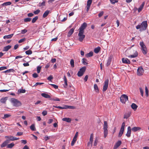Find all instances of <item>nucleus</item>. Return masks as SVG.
<instances>
[{
    "label": "nucleus",
    "mask_w": 149,
    "mask_h": 149,
    "mask_svg": "<svg viewBox=\"0 0 149 149\" xmlns=\"http://www.w3.org/2000/svg\"><path fill=\"white\" fill-rule=\"evenodd\" d=\"M148 26V24L147 21L143 22L141 24H139L136 26V29H140V31L141 32L145 30Z\"/></svg>",
    "instance_id": "f257e3e1"
},
{
    "label": "nucleus",
    "mask_w": 149,
    "mask_h": 149,
    "mask_svg": "<svg viewBox=\"0 0 149 149\" xmlns=\"http://www.w3.org/2000/svg\"><path fill=\"white\" fill-rule=\"evenodd\" d=\"M112 59V57L111 56H110L108 58V59L107 61V62L106 64V65L107 66H108L109 65L111 62V60Z\"/></svg>",
    "instance_id": "dca6fc26"
},
{
    "label": "nucleus",
    "mask_w": 149,
    "mask_h": 149,
    "mask_svg": "<svg viewBox=\"0 0 149 149\" xmlns=\"http://www.w3.org/2000/svg\"><path fill=\"white\" fill-rule=\"evenodd\" d=\"M33 14L32 13H30L28 14L27 16L29 17H31L33 15Z\"/></svg>",
    "instance_id": "774afa93"
},
{
    "label": "nucleus",
    "mask_w": 149,
    "mask_h": 149,
    "mask_svg": "<svg viewBox=\"0 0 149 149\" xmlns=\"http://www.w3.org/2000/svg\"><path fill=\"white\" fill-rule=\"evenodd\" d=\"M138 56V53L136 51H135L134 54L130 55L128 57L129 58H135L137 57Z\"/></svg>",
    "instance_id": "a211bd4d"
},
{
    "label": "nucleus",
    "mask_w": 149,
    "mask_h": 149,
    "mask_svg": "<svg viewBox=\"0 0 149 149\" xmlns=\"http://www.w3.org/2000/svg\"><path fill=\"white\" fill-rule=\"evenodd\" d=\"M45 1H43L42 3H40L38 5L39 7H41L42 6H45Z\"/></svg>",
    "instance_id": "79ce46f5"
},
{
    "label": "nucleus",
    "mask_w": 149,
    "mask_h": 149,
    "mask_svg": "<svg viewBox=\"0 0 149 149\" xmlns=\"http://www.w3.org/2000/svg\"><path fill=\"white\" fill-rule=\"evenodd\" d=\"M75 29L74 28H72L69 31L68 33V37H70L74 31V30Z\"/></svg>",
    "instance_id": "f3484780"
},
{
    "label": "nucleus",
    "mask_w": 149,
    "mask_h": 149,
    "mask_svg": "<svg viewBox=\"0 0 149 149\" xmlns=\"http://www.w3.org/2000/svg\"><path fill=\"white\" fill-rule=\"evenodd\" d=\"M68 108L69 109H76V107H75L72 106H69Z\"/></svg>",
    "instance_id": "680f3d73"
},
{
    "label": "nucleus",
    "mask_w": 149,
    "mask_h": 149,
    "mask_svg": "<svg viewBox=\"0 0 149 149\" xmlns=\"http://www.w3.org/2000/svg\"><path fill=\"white\" fill-rule=\"evenodd\" d=\"M7 99V97H6L2 98L0 100V102L2 103H5Z\"/></svg>",
    "instance_id": "cd10ccee"
},
{
    "label": "nucleus",
    "mask_w": 149,
    "mask_h": 149,
    "mask_svg": "<svg viewBox=\"0 0 149 149\" xmlns=\"http://www.w3.org/2000/svg\"><path fill=\"white\" fill-rule=\"evenodd\" d=\"M63 121H65L68 123H70L71 121V119L70 118H64L62 119Z\"/></svg>",
    "instance_id": "aec40b11"
},
{
    "label": "nucleus",
    "mask_w": 149,
    "mask_h": 149,
    "mask_svg": "<svg viewBox=\"0 0 149 149\" xmlns=\"http://www.w3.org/2000/svg\"><path fill=\"white\" fill-rule=\"evenodd\" d=\"M53 79V77L51 75L49 77L47 78V79L49 81H51L52 79Z\"/></svg>",
    "instance_id": "69168bd1"
},
{
    "label": "nucleus",
    "mask_w": 149,
    "mask_h": 149,
    "mask_svg": "<svg viewBox=\"0 0 149 149\" xmlns=\"http://www.w3.org/2000/svg\"><path fill=\"white\" fill-rule=\"evenodd\" d=\"M87 26V24L86 23H84L79 28V31L84 32V30L86 27Z\"/></svg>",
    "instance_id": "9d476101"
},
{
    "label": "nucleus",
    "mask_w": 149,
    "mask_h": 149,
    "mask_svg": "<svg viewBox=\"0 0 149 149\" xmlns=\"http://www.w3.org/2000/svg\"><path fill=\"white\" fill-rule=\"evenodd\" d=\"M111 3L112 4H114L118 2V0H110Z\"/></svg>",
    "instance_id": "3c124183"
},
{
    "label": "nucleus",
    "mask_w": 149,
    "mask_h": 149,
    "mask_svg": "<svg viewBox=\"0 0 149 149\" xmlns=\"http://www.w3.org/2000/svg\"><path fill=\"white\" fill-rule=\"evenodd\" d=\"M7 67L6 66H2L0 67V70H2L6 69Z\"/></svg>",
    "instance_id": "4d7b16f0"
},
{
    "label": "nucleus",
    "mask_w": 149,
    "mask_h": 149,
    "mask_svg": "<svg viewBox=\"0 0 149 149\" xmlns=\"http://www.w3.org/2000/svg\"><path fill=\"white\" fill-rule=\"evenodd\" d=\"M140 45L141 47V49L144 54H146L148 52L147 48L143 42H140Z\"/></svg>",
    "instance_id": "7ed1b4c3"
},
{
    "label": "nucleus",
    "mask_w": 149,
    "mask_h": 149,
    "mask_svg": "<svg viewBox=\"0 0 149 149\" xmlns=\"http://www.w3.org/2000/svg\"><path fill=\"white\" fill-rule=\"evenodd\" d=\"M49 84L50 85H51L55 89H57L58 88V86L56 85L55 84Z\"/></svg>",
    "instance_id": "052dcab7"
},
{
    "label": "nucleus",
    "mask_w": 149,
    "mask_h": 149,
    "mask_svg": "<svg viewBox=\"0 0 149 149\" xmlns=\"http://www.w3.org/2000/svg\"><path fill=\"white\" fill-rule=\"evenodd\" d=\"M141 129V128L139 127H134L131 129L132 131L134 132H136Z\"/></svg>",
    "instance_id": "6ab92c4d"
},
{
    "label": "nucleus",
    "mask_w": 149,
    "mask_h": 149,
    "mask_svg": "<svg viewBox=\"0 0 149 149\" xmlns=\"http://www.w3.org/2000/svg\"><path fill=\"white\" fill-rule=\"evenodd\" d=\"M145 3L143 2L140 5L139 8L138 9V12L139 13L140 12L143 8L144 5Z\"/></svg>",
    "instance_id": "4be33fe9"
},
{
    "label": "nucleus",
    "mask_w": 149,
    "mask_h": 149,
    "mask_svg": "<svg viewBox=\"0 0 149 149\" xmlns=\"http://www.w3.org/2000/svg\"><path fill=\"white\" fill-rule=\"evenodd\" d=\"M77 139H75L74 138H73V140L72 141L71 143V145L72 146H73L74 145V143H75V142L77 141Z\"/></svg>",
    "instance_id": "c03bdc74"
},
{
    "label": "nucleus",
    "mask_w": 149,
    "mask_h": 149,
    "mask_svg": "<svg viewBox=\"0 0 149 149\" xmlns=\"http://www.w3.org/2000/svg\"><path fill=\"white\" fill-rule=\"evenodd\" d=\"M128 100V97L126 95H122L120 97V101L123 103H125Z\"/></svg>",
    "instance_id": "0eeeda50"
},
{
    "label": "nucleus",
    "mask_w": 149,
    "mask_h": 149,
    "mask_svg": "<svg viewBox=\"0 0 149 149\" xmlns=\"http://www.w3.org/2000/svg\"><path fill=\"white\" fill-rule=\"evenodd\" d=\"M21 31V33L22 34H24L26 33L27 31L26 29H24V30H22Z\"/></svg>",
    "instance_id": "6e6d98bb"
},
{
    "label": "nucleus",
    "mask_w": 149,
    "mask_h": 149,
    "mask_svg": "<svg viewBox=\"0 0 149 149\" xmlns=\"http://www.w3.org/2000/svg\"><path fill=\"white\" fill-rule=\"evenodd\" d=\"M19 93H24L26 92V90L24 89H19L18 91Z\"/></svg>",
    "instance_id": "a19ab883"
},
{
    "label": "nucleus",
    "mask_w": 149,
    "mask_h": 149,
    "mask_svg": "<svg viewBox=\"0 0 149 149\" xmlns=\"http://www.w3.org/2000/svg\"><path fill=\"white\" fill-rule=\"evenodd\" d=\"M40 10L38 9L34 11L33 13L35 15H37L40 12Z\"/></svg>",
    "instance_id": "864d4df0"
},
{
    "label": "nucleus",
    "mask_w": 149,
    "mask_h": 149,
    "mask_svg": "<svg viewBox=\"0 0 149 149\" xmlns=\"http://www.w3.org/2000/svg\"><path fill=\"white\" fill-rule=\"evenodd\" d=\"M53 121V120L52 119H49L48 120V122H47V123L48 124H50L52 123Z\"/></svg>",
    "instance_id": "338daca9"
},
{
    "label": "nucleus",
    "mask_w": 149,
    "mask_h": 149,
    "mask_svg": "<svg viewBox=\"0 0 149 149\" xmlns=\"http://www.w3.org/2000/svg\"><path fill=\"white\" fill-rule=\"evenodd\" d=\"M11 4V3L10 2L8 1V2L4 3L1 4V6H7L10 5Z\"/></svg>",
    "instance_id": "c756f323"
},
{
    "label": "nucleus",
    "mask_w": 149,
    "mask_h": 149,
    "mask_svg": "<svg viewBox=\"0 0 149 149\" xmlns=\"http://www.w3.org/2000/svg\"><path fill=\"white\" fill-rule=\"evenodd\" d=\"M64 81L65 84L64 85V86L65 88H66L68 85L66 77L65 76H64Z\"/></svg>",
    "instance_id": "393cba45"
},
{
    "label": "nucleus",
    "mask_w": 149,
    "mask_h": 149,
    "mask_svg": "<svg viewBox=\"0 0 149 149\" xmlns=\"http://www.w3.org/2000/svg\"><path fill=\"white\" fill-rule=\"evenodd\" d=\"M32 76L34 78H36L38 77V75L36 73H34L33 74Z\"/></svg>",
    "instance_id": "13d9d810"
},
{
    "label": "nucleus",
    "mask_w": 149,
    "mask_h": 149,
    "mask_svg": "<svg viewBox=\"0 0 149 149\" xmlns=\"http://www.w3.org/2000/svg\"><path fill=\"white\" fill-rule=\"evenodd\" d=\"M124 130H120V131L119 134H118V136L120 137L123 134V133L124 132Z\"/></svg>",
    "instance_id": "49530a36"
},
{
    "label": "nucleus",
    "mask_w": 149,
    "mask_h": 149,
    "mask_svg": "<svg viewBox=\"0 0 149 149\" xmlns=\"http://www.w3.org/2000/svg\"><path fill=\"white\" fill-rule=\"evenodd\" d=\"M122 61L123 63H124L129 64L130 63V60L127 58H123L122 59Z\"/></svg>",
    "instance_id": "f8f14e48"
},
{
    "label": "nucleus",
    "mask_w": 149,
    "mask_h": 149,
    "mask_svg": "<svg viewBox=\"0 0 149 149\" xmlns=\"http://www.w3.org/2000/svg\"><path fill=\"white\" fill-rule=\"evenodd\" d=\"M109 82V80L108 79H107L105 81L102 89V91L103 92L105 91L107 89Z\"/></svg>",
    "instance_id": "1a4fd4ad"
},
{
    "label": "nucleus",
    "mask_w": 149,
    "mask_h": 149,
    "mask_svg": "<svg viewBox=\"0 0 149 149\" xmlns=\"http://www.w3.org/2000/svg\"><path fill=\"white\" fill-rule=\"evenodd\" d=\"M93 52H91L89 53L86 55V56L87 57H89L93 56Z\"/></svg>",
    "instance_id": "473e14b6"
},
{
    "label": "nucleus",
    "mask_w": 149,
    "mask_h": 149,
    "mask_svg": "<svg viewBox=\"0 0 149 149\" xmlns=\"http://www.w3.org/2000/svg\"><path fill=\"white\" fill-rule=\"evenodd\" d=\"M11 47V45H8L6 47H5L3 50V51H7Z\"/></svg>",
    "instance_id": "5701e85b"
},
{
    "label": "nucleus",
    "mask_w": 149,
    "mask_h": 149,
    "mask_svg": "<svg viewBox=\"0 0 149 149\" xmlns=\"http://www.w3.org/2000/svg\"><path fill=\"white\" fill-rule=\"evenodd\" d=\"M94 88L95 91L96 92H98L99 91V89L97 86L96 84L94 85Z\"/></svg>",
    "instance_id": "c9c22d12"
},
{
    "label": "nucleus",
    "mask_w": 149,
    "mask_h": 149,
    "mask_svg": "<svg viewBox=\"0 0 149 149\" xmlns=\"http://www.w3.org/2000/svg\"><path fill=\"white\" fill-rule=\"evenodd\" d=\"M25 40V38L22 39H21L20 40H19V41L18 42H19V43H21V42H23Z\"/></svg>",
    "instance_id": "e2e57ef3"
},
{
    "label": "nucleus",
    "mask_w": 149,
    "mask_h": 149,
    "mask_svg": "<svg viewBox=\"0 0 149 149\" xmlns=\"http://www.w3.org/2000/svg\"><path fill=\"white\" fill-rule=\"evenodd\" d=\"M10 102L13 106L16 107H20L22 105V103L20 101L14 98H11Z\"/></svg>",
    "instance_id": "f03ea898"
},
{
    "label": "nucleus",
    "mask_w": 149,
    "mask_h": 149,
    "mask_svg": "<svg viewBox=\"0 0 149 149\" xmlns=\"http://www.w3.org/2000/svg\"><path fill=\"white\" fill-rule=\"evenodd\" d=\"M30 128L33 131H34L36 130V129L34 124L32 125L30 127Z\"/></svg>",
    "instance_id": "e433bc0d"
},
{
    "label": "nucleus",
    "mask_w": 149,
    "mask_h": 149,
    "mask_svg": "<svg viewBox=\"0 0 149 149\" xmlns=\"http://www.w3.org/2000/svg\"><path fill=\"white\" fill-rule=\"evenodd\" d=\"M31 20V18L30 17H27L24 19V21L25 22H30Z\"/></svg>",
    "instance_id": "4c0bfd02"
},
{
    "label": "nucleus",
    "mask_w": 149,
    "mask_h": 149,
    "mask_svg": "<svg viewBox=\"0 0 149 149\" xmlns=\"http://www.w3.org/2000/svg\"><path fill=\"white\" fill-rule=\"evenodd\" d=\"M145 93L147 97L148 96V89L146 86L145 87Z\"/></svg>",
    "instance_id": "a18cd8bd"
},
{
    "label": "nucleus",
    "mask_w": 149,
    "mask_h": 149,
    "mask_svg": "<svg viewBox=\"0 0 149 149\" xmlns=\"http://www.w3.org/2000/svg\"><path fill=\"white\" fill-rule=\"evenodd\" d=\"M132 129L130 126L128 127L127 128V133L126 134V135L128 137H129L131 136V132Z\"/></svg>",
    "instance_id": "9b49d317"
},
{
    "label": "nucleus",
    "mask_w": 149,
    "mask_h": 149,
    "mask_svg": "<svg viewBox=\"0 0 149 149\" xmlns=\"http://www.w3.org/2000/svg\"><path fill=\"white\" fill-rule=\"evenodd\" d=\"M10 116H11V115L10 114H5L4 115V116L3 117V119L9 117Z\"/></svg>",
    "instance_id": "5fc2aeb1"
},
{
    "label": "nucleus",
    "mask_w": 149,
    "mask_h": 149,
    "mask_svg": "<svg viewBox=\"0 0 149 149\" xmlns=\"http://www.w3.org/2000/svg\"><path fill=\"white\" fill-rule=\"evenodd\" d=\"M87 61V60L85 58H83L82 59V63L84 65H87L88 64V63L86 62Z\"/></svg>",
    "instance_id": "37998d69"
},
{
    "label": "nucleus",
    "mask_w": 149,
    "mask_h": 149,
    "mask_svg": "<svg viewBox=\"0 0 149 149\" xmlns=\"http://www.w3.org/2000/svg\"><path fill=\"white\" fill-rule=\"evenodd\" d=\"M15 145L14 143H11L8 144L7 145V148H12Z\"/></svg>",
    "instance_id": "7c9ffc66"
},
{
    "label": "nucleus",
    "mask_w": 149,
    "mask_h": 149,
    "mask_svg": "<svg viewBox=\"0 0 149 149\" xmlns=\"http://www.w3.org/2000/svg\"><path fill=\"white\" fill-rule=\"evenodd\" d=\"M84 32L79 31V33L78 34V40L80 42H82L85 37V35L84 34Z\"/></svg>",
    "instance_id": "39448f33"
},
{
    "label": "nucleus",
    "mask_w": 149,
    "mask_h": 149,
    "mask_svg": "<svg viewBox=\"0 0 149 149\" xmlns=\"http://www.w3.org/2000/svg\"><path fill=\"white\" fill-rule=\"evenodd\" d=\"M121 144V142L120 141H118L114 145L113 149H116Z\"/></svg>",
    "instance_id": "4468645a"
},
{
    "label": "nucleus",
    "mask_w": 149,
    "mask_h": 149,
    "mask_svg": "<svg viewBox=\"0 0 149 149\" xmlns=\"http://www.w3.org/2000/svg\"><path fill=\"white\" fill-rule=\"evenodd\" d=\"M70 64L71 65V67L72 68H74V60L73 59H71L70 61Z\"/></svg>",
    "instance_id": "72a5a7b5"
},
{
    "label": "nucleus",
    "mask_w": 149,
    "mask_h": 149,
    "mask_svg": "<svg viewBox=\"0 0 149 149\" xmlns=\"http://www.w3.org/2000/svg\"><path fill=\"white\" fill-rule=\"evenodd\" d=\"M144 70L141 66H140L137 69V74L138 76H140L143 74Z\"/></svg>",
    "instance_id": "6e6552de"
},
{
    "label": "nucleus",
    "mask_w": 149,
    "mask_h": 149,
    "mask_svg": "<svg viewBox=\"0 0 149 149\" xmlns=\"http://www.w3.org/2000/svg\"><path fill=\"white\" fill-rule=\"evenodd\" d=\"M132 108L134 111L136 110L137 107L138 106L134 103H132L131 105Z\"/></svg>",
    "instance_id": "b1692460"
},
{
    "label": "nucleus",
    "mask_w": 149,
    "mask_h": 149,
    "mask_svg": "<svg viewBox=\"0 0 149 149\" xmlns=\"http://www.w3.org/2000/svg\"><path fill=\"white\" fill-rule=\"evenodd\" d=\"M41 67V66H38L37 68V72L39 73L40 72Z\"/></svg>",
    "instance_id": "603ef678"
},
{
    "label": "nucleus",
    "mask_w": 149,
    "mask_h": 149,
    "mask_svg": "<svg viewBox=\"0 0 149 149\" xmlns=\"http://www.w3.org/2000/svg\"><path fill=\"white\" fill-rule=\"evenodd\" d=\"M38 18V17L37 16H36L33 18L32 20V23H34Z\"/></svg>",
    "instance_id": "ea45409f"
},
{
    "label": "nucleus",
    "mask_w": 149,
    "mask_h": 149,
    "mask_svg": "<svg viewBox=\"0 0 149 149\" xmlns=\"http://www.w3.org/2000/svg\"><path fill=\"white\" fill-rule=\"evenodd\" d=\"M92 0H88L87 1V6H91L92 3Z\"/></svg>",
    "instance_id": "58836bf2"
},
{
    "label": "nucleus",
    "mask_w": 149,
    "mask_h": 149,
    "mask_svg": "<svg viewBox=\"0 0 149 149\" xmlns=\"http://www.w3.org/2000/svg\"><path fill=\"white\" fill-rule=\"evenodd\" d=\"M139 90L141 95L142 97H143V90L141 87L139 88Z\"/></svg>",
    "instance_id": "8fccbe9b"
},
{
    "label": "nucleus",
    "mask_w": 149,
    "mask_h": 149,
    "mask_svg": "<svg viewBox=\"0 0 149 149\" xmlns=\"http://www.w3.org/2000/svg\"><path fill=\"white\" fill-rule=\"evenodd\" d=\"M42 114L43 116H45L47 114V111H44L42 112Z\"/></svg>",
    "instance_id": "bf43d9fd"
},
{
    "label": "nucleus",
    "mask_w": 149,
    "mask_h": 149,
    "mask_svg": "<svg viewBox=\"0 0 149 149\" xmlns=\"http://www.w3.org/2000/svg\"><path fill=\"white\" fill-rule=\"evenodd\" d=\"M86 69V67H83L80 69L77 73V75L78 77H81L83 75Z\"/></svg>",
    "instance_id": "423d86ee"
},
{
    "label": "nucleus",
    "mask_w": 149,
    "mask_h": 149,
    "mask_svg": "<svg viewBox=\"0 0 149 149\" xmlns=\"http://www.w3.org/2000/svg\"><path fill=\"white\" fill-rule=\"evenodd\" d=\"M93 133L91 134L90 138V141L91 142V147L92 146V143L93 141Z\"/></svg>",
    "instance_id": "412c9836"
},
{
    "label": "nucleus",
    "mask_w": 149,
    "mask_h": 149,
    "mask_svg": "<svg viewBox=\"0 0 149 149\" xmlns=\"http://www.w3.org/2000/svg\"><path fill=\"white\" fill-rule=\"evenodd\" d=\"M104 12L102 11L100 12L98 14V16L99 17H101L103 14Z\"/></svg>",
    "instance_id": "0e129e2a"
},
{
    "label": "nucleus",
    "mask_w": 149,
    "mask_h": 149,
    "mask_svg": "<svg viewBox=\"0 0 149 149\" xmlns=\"http://www.w3.org/2000/svg\"><path fill=\"white\" fill-rule=\"evenodd\" d=\"M8 140H6L4 141L1 145V148H3L6 146H7L8 144L9 143Z\"/></svg>",
    "instance_id": "2eb2a0df"
},
{
    "label": "nucleus",
    "mask_w": 149,
    "mask_h": 149,
    "mask_svg": "<svg viewBox=\"0 0 149 149\" xmlns=\"http://www.w3.org/2000/svg\"><path fill=\"white\" fill-rule=\"evenodd\" d=\"M13 34H12L8 35H6L3 36L4 39H10L12 38L13 36Z\"/></svg>",
    "instance_id": "a878e982"
},
{
    "label": "nucleus",
    "mask_w": 149,
    "mask_h": 149,
    "mask_svg": "<svg viewBox=\"0 0 149 149\" xmlns=\"http://www.w3.org/2000/svg\"><path fill=\"white\" fill-rule=\"evenodd\" d=\"M130 113H126L124 115V118L127 119L130 116Z\"/></svg>",
    "instance_id": "f704fd0d"
},
{
    "label": "nucleus",
    "mask_w": 149,
    "mask_h": 149,
    "mask_svg": "<svg viewBox=\"0 0 149 149\" xmlns=\"http://www.w3.org/2000/svg\"><path fill=\"white\" fill-rule=\"evenodd\" d=\"M108 124L107 122L106 121H104V124L103 126V130L104 133V137L106 138L108 134Z\"/></svg>",
    "instance_id": "20e7f679"
},
{
    "label": "nucleus",
    "mask_w": 149,
    "mask_h": 149,
    "mask_svg": "<svg viewBox=\"0 0 149 149\" xmlns=\"http://www.w3.org/2000/svg\"><path fill=\"white\" fill-rule=\"evenodd\" d=\"M50 13V11L49 10H46L45 12L44 13L43 15V17L44 18H45L48 15V14Z\"/></svg>",
    "instance_id": "c85d7f7f"
},
{
    "label": "nucleus",
    "mask_w": 149,
    "mask_h": 149,
    "mask_svg": "<svg viewBox=\"0 0 149 149\" xmlns=\"http://www.w3.org/2000/svg\"><path fill=\"white\" fill-rule=\"evenodd\" d=\"M125 125V123L124 122H123L122 124L120 130H124Z\"/></svg>",
    "instance_id": "de8ad7c7"
},
{
    "label": "nucleus",
    "mask_w": 149,
    "mask_h": 149,
    "mask_svg": "<svg viewBox=\"0 0 149 149\" xmlns=\"http://www.w3.org/2000/svg\"><path fill=\"white\" fill-rule=\"evenodd\" d=\"M100 47H97L94 49V52L95 53H98L100 50Z\"/></svg>",
    "instance_id": "2f4dec72"
},
{
    "label": "nucleus",
    "mask_w": 149,
    "mask_h": 149,
    "mask_svg": "<svg viewBox=\"0 0 149 149\" xmlns=\"http://www.w3.org/2000/svg\"><path fill=\"white\" fill-rule=\"evenodd\" d=\"M6 138L7 139L6 140H8V142L9 143L10 141H13V138L14 136H5Z\"/></svg>",
    "instance_id": "ddd939ff"
},
{
    "label": "nucleus",
    "mask_w": 149,
    "mask_h": 149,
    "mask_svg": "<svg viewBox=\"0 0 149 149\" xmlns=\"http://www.w3.org/2000/svg\"><path fill=\"white\" fill-rule=\"evenodd\" d=\"M25 53L26 54L30 55L32 54V52L31 50H28L26 51Z\"/></svg>",
    "instance_id": "09e8293b"
},
{
    "label": "nucleus",
    "mask_w": 149,
    "mask_h": 149,
    "mask_svg": "<svg viewBox=\"0 0 149 149\" xmlns=\"http://www.w3.org/2000/svg\"><path fill=\"white\" fill-rule=\"evenodd\" d=\"M41 95L42 97L46 98H48L50 97V95L45 93H42L41 94Z\"/></svg>",
    "instance_id": "bb28decb"
}]
</instances>
